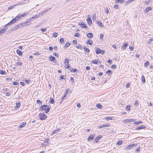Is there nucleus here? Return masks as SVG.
<instances>
[{"label": "nucleus", "mask_w": 153, "mask_h": 153, "mask_svg": "<svg viewBox=\"0 0 153 153\" xmlns=\"http://www.w3.org/2000/svg\"><path fill=\"white\" fill-rule=\"evenodd\" d=\"M96 19V16L95 14H94L92 16V19L93 20H95Z\"/></svg>", "instance_id": "nucleus-49"}, {"label": "nucleus", "mask_w": 153, "mask_h": 153, "mask_svg": "<svg viewBox=\"0 0 153 153\" xmlns=\"http://www.w3.org/2000/svg\"><path fill=\"white\" fill-rule=\"evenodd\" d=\"M16 20V21L18 20L20 18V17L19 16V15H18L17 16H16L15 18H14Z\"/></svg>", "instance_id": "nucleus-38"}, {"label": "nucleus", "mask_w": 153, "mask_h": 153, "mask_svg": "<svg viewBox=\"0 0 153 153\" xmlns=\"http://www.w3.org/2000/svg\"><path fill=\"white\" fill-rule=\"evenodd\" d=\"M10 93L8 92H7L5 94V95L6 96H9L10 95Z\"/></svg>", "instance_id": "nucleus-63"}, {"label": "nucleus", "mask_w": 153, "mask_h": 153, "mask_svg": "<svg viewBox=\"0 0 153 153\" xmlns=\"http://www.w3.org/2000/svg\"><path fill=\"white\" fill-rule=\"evenodd\" d=\"M25 26H27L31 24V23H29V22H28L27 20L26 22H24Z\"/></svg>", "instance_id": "nucleus-26"}, {"label": "nucleus", "mask_w": 153, "mask_h": 153, "mask_svg": "<svg viewBox=\"0 0 153 153\" xmlns=\"http://www.w3.org/2000/svg\"><path fill=\"white\" fill-rule=\"evenodd\" d=\"M50 103L51 104H53L54 103V101L53 98H51L49 100Z\"/></svg>", "instance_id": "nucleus-27"}, {"label": "nucleus", "mask_w": 153, "mask_h": 153, "mask_svg": "<svg viewBox=\"0 0 153 153\" xmlns=\"http://www.w3.org/2000/svg\"><path fill=\"white\" fill-rule=\"evenodd\" d=\"M51 9V8H50L49 9H47L45 10H44V11H42V12H41L40 13V14L42 15L45 14L47 12H48V11L50 10Z\"/></svg>", "instance_id": "nucleus-10"}, {"label": "nucleus", "mask_w": 153, "mask_h": 153, "mask_svg": "<svg viewBox=\"0 0 153 153\" xmlns=\"http://www.w3.org/2000/svg\"><path fill=\"white\" fill-rule=\"evenodd\" d=\"M66 63H69L68 59H65V61L64 62V63L65 64V65H66Z\"/></svg>", "instance_id": "nucleus-46"}, {"label": "nucleus", "mask_w": 153, "mask_h": 153, "mask_svg": "<svg viewBox=\"0 0 153 153\" xmlns=\"http://www.w3.org/2000/svg\"><path fill=\"white\" fill-rule=\"evenodd\" d=\"M149 62L148 61H147L145 63L144 65L145 66L147 67L149 65Z\"/></svg>", "instance_id": "nucleus-42"}, {"label": "nucleus", "mask_w": 153, "mask_h": 153, "mask_svg": "<svg viewBox=\"0 0 153 153\" xmlns=\"http://www.w3.org/2000/svg\"><path fill=\"white\" fill-rule=\"evenodd\" d=\"M141 80L143 83H144L146 82L145 79L143 75H142L141 76Z\"/></svg>", "instance_id": "nucleus-24"}, {"label": "nucleus", "mask_w": 153, "mask_h": 153, "mask_svg": "<svg viewBox=\"0 0 153 153\" xmlns=\"http://www.w3.org/2000/svg\"><path fill=\"white\" fill-rule=\"evenodd\" d=\"M6 74V71L2 70H0V74L2 75H5Z\"/></svg>", "instance_id": "nucleus-25"}, {"label": "nucleus", "mask_w": 153, "mask_h": 153, "mask_svg": "<svg viewBox=\"0 0 153 153\" xmlns=\"http://www.w3.org/2000/svg\"><path fill=\"white\" fill-rule=\"evenodd\" d=\"M142 123L143 122L141 121H139L135 122L134 123H135L136 125H138L140 123Z\"/></svg>", "instance_id": "nucleus-41"}, {"label": "nucleus", "mask_w": 153, "mask_h": 153, "mask_svg": "<svg viewBox=\"0 0 153 153\" xmlns=\"http://www.w3.org/2000/svg\"><path fill=\"white\" fill-rule=\"evenodd\" d=\"M95 135L94 134H91L88 138V140L91 141L93 140L94 137Z\"/></svg>", "instance_id": "nucleus-8"}, {"label": "nucleus", "mask_w": 153, "mask_h": 153, "mask_svg": "<svg viewBox=\"0 0 153 153\" xmlns=\"http://www.w3.org/2000/svg\"><path fill=\"white\" fill-rule=\"evenodd\" d=\"M51 108L49 107L48 105H41L40 110L42 111L45 110V113H48L50 110Z\"/></svg>", "instance_id": "nucleus-1"}, {"label": "nucleus", "mask_w": 153, "mask_h": 153, "mask_svg": "<svg viewBox=\"0 0 153 153\" xmlns=\"http://www.w3.org/2000/svg\"><path fill=\"white\" fill-rule=\"evenodd\" d=\"M151 8L150 7H148L146 8V9H145V12H149V10H151Z\"/></svg>", "instance_id": "nucleus-35"}, {"label": "nucleus", "mask_w": 153, "mask_h": 153, "mask_svg": "<svg viewBox=\"0 0 153 153\" xmlns=\"http://www.w3.org/2000/svg\"><path fill=\"white\" fill-rule=\"evenodd\" d=\"M130 106L128 105L126 106V109L128 110H130Z\"/></svg>", "instance_id": "nucleus-58"}, {"label": "nucleus", "mask_w": 153, "mask_h": 153, "mask_svg": "<svg viewBox=\"0 0 153 153\" xmlns=\"http://www.w3.org/2000/svg\"><path fill=\"white\" fill-rule=\"evenodd\" d=\"M114 8L115 9H118L119 8L118 5L117 4H115L114 5Z\"/></svg>", "instance_id": "nucleus-55"}, {"label": "nucleus", "mask_w": 153, "mask_h": 153, "mask_svg": "<svg viewBox=\"0 0 153 153\" xmlns=\"http://www.w3.org/2000/svg\"><path fill=\"white\" fill-rule=\"evenodd\" d=\"M115 1L117 3H121L124 1V0H115Z\"/></svg>", "instance_id": "nucleus-31"}, {"label": "nucleus", "mask_w": 153, "mask_h": 153, "mask_svg": "<svg viewBox=\"0 0 153 153\" xmlns=\"http://www.w3.org/2000/svg\"><path fill=\"white\" fill-rule=\"evenodd\" d=\"M111 70H108L106 72V73L107 74H108L109 75H110L111 74Z\"/></svg>", "instance_id": "nucleus-43"}, {"label": "nucleus", "mask_w": 153, "mask_h": 153, "mask_svg": "<svg viewBox=\"0 0 153 153\" xmlns=\"http://www.w3.org/2000/svg\"><path fill=\"white\" fill-rule=\"evenodd\" d=\"M146 126H141L139 127H137L136 129L137 130H139L141 129H144L146 128Z\"/></svg>", "instance_id": "nucleus-9"}, {"label": "nucleus", "mask_w": 153, "mask_h": 153, "mask_svg": "<svg viewBox=\"0 0 153 153\" xmlns=\"http://www.w3.org/2000/svg\"><path fill=\"white\" fill-rule=\"evenodd\" d=\"M86 20L87 21V23L89 24H90L92 23V21L90 18H88Z\"/></svg>", "instance_id": "nucleus-16"}, {"label": "nucleus", "mask_w": 153, "mask_h": 153, "mask_svg": "<svg viewBox=\"0 0 153 153\" xmlns=\"http://www.w3.org/2000/svg\"><path fill=\"white\" fill-rule=\"evenodd\" d=\"M25 81L26 83L30 84L31 82V81L30 80L25 79Z\"/></svg>", "instance_id": "nucleus-37"}, {"label": "nucleus", "mask_w": 153, "mask_h": 153, "mask_svg": "<svg viewBox=\"0 0 153 153\" xmlns=\"http://www.w3.org/2000/svg\"><path fill=\"white\" fill-rule=\"evenodd\" d=\"M106 120H111L113 119V117H107L105 118Z\"/></svg>", "instance_id": "nucleus-29"}, {"label": "nucleus", "mask_w": 153, "mask_h": 153, "mask_svg": "<svg viewBox=\"0 0 153 153\" xmlns=\"http://www.w3.org/2000/svg\"><path fill=\"white\" fill-rule=\"evenodd\" d=\"M7 29V28H4L3 29H0V36L2 35Z\"/></svg>", "instance_id": "nucleus-6"}, {"label": "nucleus", "mask_w": 153, "mask_h": 153, "mask_svg": "<svg viewBox=\"0 0 153 153\" xmlns=\"http://www.w3.org/2000/svg\"><path fill=\"white\" fill-rule=\"evenodd\" d=\"M96 106L98 108H101L102 107V105L99 103L97 104L96 105Z\"/></svg>", "instance_id": "nucleus-30"}, {"label": "nucleus", "mask_w": 153, "mask_h": 153, "mask_svg": "<svg viewBox=\"0 0 153 153\" xmlns=\"http://www.w3.org/2000/svg\"><path fill=\"white\" fill-rule=\"evenodd\" d=\"M20 106V103L19 102H17L16 103V106L17 108H19Z\"/></svg>", "instance_id": "nucleus-48"}, {"label": "nucleus", "mask_w": 153, "mask_h": 153, "mask_svg": "<svg viewBox=\"0 0 153 153\" xmlns=\"http://www.w3.org/2000/svg\"><path fill=\"white\" fill-rule=\"evenodd\" d=\"M130 84L129 83H128L126 85V88H129L130 86Z\"/></svg>", "instance_id": "nucleus-62"}, {"label": "nucleus", "mask_w": 153, "mask_h": 153, "mask_svg": "<svg viewBox=\"0 0 153 153\" xmlns=\"http://www.w3.org/2000/svg\"><path fill=\"white\" fill-rule=\"evenodd\" d=\"M68 91L69 90H68V89H66V91L64 94V96L62 97V100L61 101V102H63V100H64L66 98L67 94L68 93Z\"/></svg>", "instance_id": "nucleus-4"}, {"label": "nucleus", "mask_w": 153, "mask_h": 153, "mask_svg": "<svg viewBox=\"0 0 153 153\" xmlns=\"http://www.w3.org/2000/svg\"><path fill=\"white\" fill-rule=\"evenodd\" d=\"M70 70L71 72H75L77 71V70L76 69H70Z\"/></svg>", "instance_id": "nucleus-34"}, {"label": "nucleus", "mask_w": 153, "mask_h": 153, "mask_svg": "<svg viewBox=\"0 0 153 153\" xmlns=\"http://www.w3.org/2000/svg\"><path fill=\"white\" fill-rule=\"evenodd\" d=\"M96 53L97 54H99L101 53V50L98 48H97L96 49Z\"/></svg>", "instance_id": "nucleus-14"}, {"label": "nucleus", "mask_w": 153, "mask_h": 153, "mask_svg": "<svg viewBox=\"0 0 153 153\" xmlns=\"http://www.w3.org/2000/svg\"><path fill=\"white\" fill-rule=\"evenodd\" d=\"M86 43L87 44L91 45L93 44V42L91 40H88L87 41Z\"/></svg>", "instance_id": "nucleus-22"}, {"label": "nucleus", "mask_w": 153, "mask_h": 153, "mask_svg": "<svg viewBox=\"0 0 153 153\" xmlns=\"http://www.w3.org/2000/svg\"><path fill=\"white\" fill-rule=\"evenodd\" d=\"M60 130V129H56L54 131H53L52 133L51 134L52 135H53L55 134L56 133H57Z\"/></svg>", "instance_id": "nucleus-19"}, {"label": "nucleus", "mask_w": 153, "mask_h": 153, "mask_svg": "<svg viewBox=\"0 0 153 153\" xmlns=\"http://www.w3.org/2000/svg\"><path fill=\"white\" fill-rule=\"evenodd\" d=\"M33 19V18H32V17L30 18V19H27V20L28 21V22H29V23H31V21L32 20V19Z\"/></svg>", "instance_id": "nucleus-59"}, {"label": "nucleus", "mask_w": 153, "mask_h": 153, "mask_svg": "<svg viewBox=\"0 0 153 153\" xmlns=\"http://www.w3.org/2000/svg\"><path fill=\"white\" fill-rule=\"evenodd\" d=\"M33 55L36 56L39 55L40 54L38 52H35L33 53Z\"/></svg>", "instance_id": "nucleus-51"}, {"label": "nucleus", "mask_w": 153, "mask_h": 153, "mask_svg": "<svg viewBox=\"0 0 153 153\" xmlns=\"http://www.w3.org/2000/svg\"><path fill=\"white\" fill-rule=\"evenodd\" d=\"M26 124V123H23L19 126V128H21L24 127Z\"/></svg>", "instance_id": "nucleus-21"}, {"label": "nucleus", "mask_w": 153, "mask_h": 153, "mask_svg": "<svg viewBox=\"0 0 153 153\" xmlns=\"http://www.w3.org/2000/svg\"><path fill=\"white\" fill-rule=\"evenodd\" d=\"M29 14V13L28 12H25L23 14L20 15L19 14V16L20 17V18H21V17H24L26 15H27Z\"/></svg>", "instance_id": "nucleus-11"}, {"label": "nucleus", "mask_w": 153, "mask_h": 153, "mask_svg": "<svg viewBox=\"0 0 153 153\" xmlns=\"http://www.w3.org/2000/svg\"><path fill=\"white\" fill-rule=\"evenodd\" d=\"M70 45V44L69 43L67 42L65 45V48H67Z\"/></svg>", "instance_id": "nucleus-33"}, {"label": "nucleus", "mask_w": 153, "mask_h": 153, "mask_svg": "<svg viewBox=\"0 0 153 153\" xmlns=\"http://www.w3.org/2000/svg\"><path fill=\"white\" fill-rule=\"evenodd\" d=\"M87 36L89 38H92L93 37V35L92 33H88L87 35Z\"/></svg>", "instance_id": "nucleus-20"}, {"label": "nucleus", "mask_w": 153, "mask_h": 153, "mask_svg": "<svg viewBox=\"0 0 153 153\" xmlns=\"http://www.w3.org/2000/svg\"><path fill=\"white\" fill-rule=\"evenodd\" d=\"M98 59H95L94 60H93L91 61V62L92 63L94 64H98V62H99V63H100V61L98 62Z\"/></svg>", "instance_id": "nucleus-12"}, {"label": "nucleus", "mask_w": 153, "mask_h": 153, "mask_svg": "<svg viewBox=\"0 0 153 153\" xmlns=\"http://www.w3.org/2000/svg\"><path fill=\"white\" fill-rule=\"evenodd\" d=\"M14 7V6H11L9 7L8 8V9L9 10H10L12 9Z\"/></svg>", "instance_id": "nucleus-52"}, {"label": "nucleus", "mask_w": 153, "mask_h": 153, "mask_svg": "<svg viewBox=\"0 0 153 153\" xmlns=\"http://www.w3.org/2000/svg\"><path fill=\"white\" fill-rule=\"evenodd\" d=\"M76 48L78 49H80L81 50H82V49L81 47V45H77L76 47Z\"/></svg>", "instance_id": "nucleus-39"}, {"label": "nucleus", "mask_w": 153, "mask_h": 153, "mask_svg": "<svg viewBox=\"0 0 153 153\" xmlns=\"http://www.w3.org/2000/svg\"><path fill=\"white\" fill-rule=\"evenodd\" d=\"M49 59L51 62L54 63H56V62L55 58L53 56H51L49 57Z\"/></svg>", "instance_id": "nucleus-5"}, {"label": "nucleus", "mask_w": 153, "mask_h": 153, "mask_svg": "<svg viewBox=\"0 0 153 153\" xmlns=\"http://www.w3.org/2000/svg\"><path fill=\"white\" fill-rule=\"evenodd\" d=\"M46 30V28H41V31L42 32H45V31Z\"/></svg>", "instance_id": "nucleus-64"}, {"label": "nucleus", "mask_w": 153, "mask_h": 153, "mask_svg": "<svg viewBox=\"0 0 153 153\" xmlns=\"http://www.w3.org/2000/svg\"><path fill=\"white\" fill-rule=\"evenodd\" d=\"M53 35L54 37L56 38L58 36V34L57 33H53Z\"/></svg>", "instance_id": "nucleus-40"}, {"label": "nucleus", "mask_w": 153, "mask_h": 153, "mask_svg": "<svg viewBox=\"0 0 153 153\" xmlns=\"http://www.w3.org/2000/svg\"><path fill=\"white\" fill-rule=\"evenodd\" d=\"M102 137V136L101 135L97 136V137L95 139V142L96 143L98 142L99 139H101Z\"/></svg>", "instance_id": "nucleus-15"}, {"label": "nucleus", "mask_w": 153, "mask_h": 153, "mask_svg": "<svg viewBox=\"0 0 153 153\" xmlns=\"http://www.w3.org/2000/svg\"><path fill=\"white\" fill-rule=\"evenodd\" d=\"M83 49L87 53H88L90 52L89 49L85 47V46H83Z\"/></svg>", "instance_id": "nucleus-18"}, {"label": "nucleus", "mask_w": 153, "mask_h": 153, "mask_svg": "<svg viewBox=\"0 0 153 153\" xmlns=\"http://www.w3.org/2000/svg\"><path fill=\"white\" fill-rule=\"evenodd\" d=\"M122 140H120V141H119L117 142V144L118 145H120L121 144H122Z\"/></svg>", "instance_id": "nucleus-54"}, {"label": "nucleus", "mask_w": 153, "mask_h": 153, "mask_svg": "<svg viewBox=\"0 0 153 153\" xmlns=\"http://www.w3.org/2000/svg\"><path fill=\"white\" fill-rule=\"evenodd\" d=\"M151 0H149L148 1H146L145 2V4H148L150 2H151Z\"/></svg>", "instance_id": "nucleus-57"}, {"label": "nucleus", "mask_w": 153, "mask_h": 153, "mask_svg": "<svg viewBox=\"0 0 153 153\" xmlns=\"http://www.w3.org/2000/svg\"><path fill=\"white\" fill-rule=\"evenodd\" d=\"M129 49L131 51H133L134 48L132 46H129Z\"/></svg>", "instance_id": "nucleus-61"}, {"label": "nucleus", "mask_w": 153, "mask_h": 153, "mask_svg": "<svg viewBox=\"0 0 153 153\" xmlns=\"http://www.w3.org/2000/svg\"><path fill=\"white\" fill-rule=\"evenodd\" d=\"M127 149H129L131 148H133V147L132 146V144H130L127 147Z\"/></svg>", "instance_id": "nucleus-32"}, {"label": "nucleus", "mask_w": 153, "mask_h": 153, "mask_svg": "<svg viewBox=\"0 0 153 153\" xmlns=\"http://www.w3.org/2000/svg\"><path fill=\"white\" fill-rule=\"evenodd\" d=\"M16 64H17L19 66L21 65L22 64V63L20 62H18L17 63H16Z\"/></svg>", "instance_id": "nucleus-50"}, {"label": "nucleus", "mask_w": 153, "mask_h": 153, "mask_svg": "<svg viewBox=\"0 0 153 153\" xmlns=\"http://www.w3.org/2000/svg\"><path fill=\"white\" fill-rule=\"evenodd\" d=\"M74 36L75 37H79V34L78 33H75Z\"/></svg>", "instance_id": "nucleus-56"}, {"label": "nucleus", "mask_w": 153, "mask_h": 153, "mask_svg": "<svg viewBox=\"0 0 153 153\" xmlns=\"http://www.w3.org/2000/svg\"><path fill=\"white\" fill-rule=\"evenodd\" d=\"M104 34L103 33H101L100 35V38L101 39H102L103 37Z\"/></svg>", "instance_id": "nucleus-53"}, {"label": "nucleus", "mask_w": 153, "mask_h": 153, "mask_svg": "<svg viewBox=\"0 0 153 153\" xmlns=\"http://www.w3.org/2000/svg\"><path fill=\"white\" fill-rule=\"evenodd\" d=\"M128 46V44H125L122 46L121 49L123 50H124L127 48Z\"/></svg>", "instance_id": "nucleus-13"}, {"label": "nucleus", "mask_w": 153, "mask_h": 153, "mask_svg": "<svg viewBox=\"0 0 153 153\" xmlns=\"http://www.w3.org/2000/svg\"><path fill=\"white\" fill-rule=\"evenodd\" d=\"M16 20L15 18H13V19L11 20L10 22H9L7 24L5 25L4 27H6V26H9L11 25L12 24L15 23L16 22Z\"/></svg>", "instance_id": "nucleus-3"}, {"label": "nucleus", "mask_w": 153, "mask_h": 153, "mask_svg": "<svg viewBox=\"0 0 153 153\" xmlns=\"http://www.w3.org/2000/svg\"><path fill=\"white\" fill-rule=\"evenodd\" d=\"M81 27L82 28H87V26L84 23L82 25Z\"/></svg>", "instance_id": "nucleus-44"}, {"label": "nucleus", "mask_w": 153, "mask_h": 153, "mask_svg": "<svg viewBox=\"0 0 153 153\" xmlns=\"http://www.w3.org/2000/svg\"><path fill=\"white\" fill-rule=\"evenodd\" d=\"M39 118L41 120H45L47 116L45 115L44 113H40L39 114Z\"/></svg>", "instance_id": "nucleus-2"}, {"label": "nucleus", "mask_w": 153, "mask_h": 153, "mask_svg": "<svg viewBox=\"0 0 153 153\" xmlns=\"http://www.w3.org/2000/svg\"><path fill=\"white\" fill-rule=\"evenodd\" d=\"M16 53L19 56H21L22 55V52L19 50H17Z\"/></svg>", "instance_id": "nucleus-23"}, {"label": "nucleus", "mask_w": 153, "mask_h": 153, "mask_svg": "<svg viewBox=\"0 0 153 153\" xmlns=\"http://www.w3.org/2000/svg\"><path fill=\"white\" fill-rule=\"evenodd\" d=\"M134 1V0H128L126 2V3L127 4H128Z\"/></svg>", "instance_id": "nucleus-36"}, {"label": "nucleus", "mask_w": 153, "mask_h": 153, "mask_svg": "<svg viewBox=\"0 0 153 153\" xmlns=\"http://www.w3.org/2000/svg\"><path fill=\"white\" fill-rule=\"evenodd\" d=\"M33 19V18H32V17L30 18V19H27V20L28 21V22H29V23H31V21L32 20V19Z\"/></svg>", "instance_id": "nucleus-60"}, {"label": "nucleus", "mask_w": 153, "mask_h": 153, "mask_svg": "<svg viewBox=\"0 0 153 153\" xmlns=\"http://www.w3.org/2000/svg\"><path fill=\"white\" fill-rule=\"evenodd\" d=\"M109 124H104L103 125H101L99 126V128H103L106 127H108V126H109Z\"/></svg>", "instance_id": "nucleus-7"}, {"label": "nucleus", "mask_w": 153, "mask_h": 153, "mask_svg": "<svg viewBox=\"0 0 153 153\" xmlns=\"http://www.w3.org/2000/svg\"><path fill=\"white\" fill-rule=\"evenodd\" d=\"M97 23L100 27H102L103 26V24L100 21H97Z\"/></svg>", "instance_id": "nucleus-28"}, {"label": "nucleus", "mask_w": 153, "mask_h": 153, "mask_svg": "<svg viewBox=\"0 0 153 153\" xmlns=\"http://www.w3.org/2000/svg\"><path fill=\"white\" fill-rule=\"evenodd\" d=\"M105 11L106 12V13H107V14L108 13L109 11V10H108V8L107 7H105Z\"/></svg>", "instance_id": "nucleus-45"}, {"label": "nucleus", "mask_w": 153, "mask_h": 153, "mask_svg": "<svg viewBox=\"0 0 153 153\" xmlns=\"http://www.w3.org/2000/svg\"><path fill=\"white\" fill-rule=\"evenodd\" d=\"M17 26L19 27V28L22 27H23L25 26V25L24 22H23L22 23L19 24L17 25Z\"/></svg>", "instance_id": "nucleus-17"}, {"label": "nucleus", "mask_w": 153, "mask_h": 153, "mask_svg": "<svg viewBox=\"0 0 153 153\" xmlns=\"http://www.w3.org/2000/svg\"><path fill=\"white\" fill-rule=\"evenodd\" d=\"M64 39L63 38H61L59 40L60 42L61 43H63L64 42Z\"/></svg>", "instance_id": "nucleus-47"}]
</instances>
